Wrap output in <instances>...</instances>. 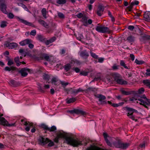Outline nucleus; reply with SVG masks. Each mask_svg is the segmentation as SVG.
Masks as SVG:
<instances>
[{
    "mask_svg": "<svg viewBox=\"0 0 150 150\" xmlns=\"http://www.w3.org/2000/svg\"><path fill=\"white\" fill-rule=\"evenodd\" d=\"M16 18L19 21L22 23L26 25L32 26H33V24L31 23H30L22 18H21L18 16H16Z\"/></svg>",
    "mask_w": 150,
    "mask_h": 150,
    "instance_id": "10",
    "label": "nucleus"
},
{
    "mask_svg": "<svg viewBox=\"0 0 150 150\" xmlns=\"http://www.w3.org/2000/svg\"><path fill=\"white\" fill-rule=\"evenodd\" d=\"M14 64V62L12 59H9L8 60L7 64L8 66H11Z\"/></svg>",
    "mask_w": 150,
    "mask_h": 150,
    "instance_id": "42",
    "label": "nucleus"
},
{
    "mask_svg": "<svg viewBox=\"0 0 150 150\" xmlns=\"http://www.w3.org/2000/svg\"><path fill=\"white\" fill-rule=\"evenodd\" d=\"M19 52L22 55H23L24 57L26 56V52L25 51V50L23 49H20L19 50Z\"/></svg>",
    "mask_w": 150,
    "mask_h": 150,
    "instance_id": "35",
    "label": "nucleus"
},
{
    "mask_svg": "<svg viewBox=\"0 0 150 150\" xmlns=\"http://www.w3.org/2000/svg\"><path fill=\"white\" fill-rule=\"evenodd\" d=\"M86 150H104L96 146H93L87 148Z\"/></svg>",
    "mask_w": 150,
    "mask_h": 150,
    "instance_id": "30",
    "label": "nucleus"
},
{
    "mask_svg": "<svg viewBox=\"0 0 150 150\" xmlns=\"http://www.w3.org/2000/svg\"><path fill=\"white\" fill-rule=\"evenodd\" d=\"M82 90L80 88H79L77 90H75L74 92L75 93H78L79 92L82 91Z\"/></svg>",
    "mask_w": 150,
    "mask_h": 150,
    "instance_id": "58",
    "label": "nucleus"
},
{
    "mask_svg": "<svg viewBox=\"0 0 150 150\" xmlns=\"http://www.w3.org/2000/svg\"><path fill=\"white\" fill-rule=\"evenodd\" d=\"M96 96L99 98L100 101H101L102 100H104L106 98L105 96L101 94H98Z\"/></svg>",
    "mask_w": 150,
    "mask_h": 150,
    "instance_id": "27",
    "label": "nucleus"
},
{
    "mask_svg": "<svg viewBox=\"0 0 150 150\" xmlns=\"http://www.w3.org/2000/svg\"><path fill=\"white\" fill-rule=\"evenodd\" d=\"M98 74L100 75L97 78L96 77L94 79V80H97L99 79H103V76L100 75V73Z\"/></svg>",
    "mask_w": 150,
    "mask_h": 150,
    "instance_id": "52",
    "label": "nucleus"
},
{
    "mask_svg": "<svg viewBox=\"0 0 150 150\" xmlns=\"http://www.w3.org/2000/svg\"><path fill=\"white\" fill-rule=\"evenodd\" d=\"M137 99H136L134 97H132L129 98V100L134 102H135V101L137 100Z\"/></svg>",
    "mask_w": 150,
    "mask_h": 150,
    "instance_id": "57",
    "label": "nucleus"
},
{
    "mask_svg": "<svg viewBox=\"0 0 150 150\" xmlns=\"http://www.w3.org/2000/svg\"><path fill=\"white\" fill-rule=\"evenodd\" d=\"M144 91V89L143 88H141L139 89L138 91V93L141 94L143 93Z\"/></svg>",
    "mask_w": 150,
    "mask_h": 150,
    "instance_id": "41",
    "label": "nucleus"
},
{
    "mask_svg": "<svg viewBox=\"0 0 150 150\" xmlns=\"http://www.w3.org/2000/svg\"><path fill=\"white\" fill-rule=\"evenodd\" d=\"M41 12L43 17L46 18H47L46 14L47 12L46 11V9L45 8H42L41 11Z\"/></svg>",
    "mask_w": 150,
    "mask_h": 150,
    "instance_id": "31",
    "label": "nucleus"
},
{
    "mask_svg": "<svg viewBox=\"0 0 150 150\" xmlns=\"http://www.w3.org/2000/svg\"><path fill=\"white\" fill-rule=\"evenodd\" d=\"M30 34L31 35L35 36L36 34V31L35 30H32L30 32Z\"/></svg>",
    "mask_w": 150,
    "mask_h": 150,
    "instance_id": "50",
    "label": "nucleus"
},
{
    "mask_svg": "<svg viewBox=\"0 0 150 150\" xmlns=\"http://www.w3.org/2000/svg\"><path fill=\"white\" fill-rule=\"evenodd\" d=\"M80 55L84 58H86L88 57L89 55L88 53L85 50L81 52L80 53Z\"/></svg>",
    "mask_w": 150,
    "mask_h": 150,
    "instance_id": "19",
    "label": "nucleus"
},
{
    "mask_svg": "<svg viewBox=\"0 0 150 150\" xmlns=\"http://www.w3.org/2000/svg\"><path fill=\"white\" fill-rule=\"evenodd\" d=\"M75 113L77 114L85 115H86V112L80 109H75Z\"/></svg>",
    "mask_w": 150,
    "mask_h": 150,
    "instance_id": "18",
    "label": "nucleus"
},
{
    "mask_svg": "<svg viewBox=\"0 0 150 150\" xmlns=\"http://www.w3.org/2000/svg\"><path fill=\"white\" fill-rule=\"evenodd\" d=\"M87 20V18L86 17L83 16L82 17L81 21L83 25L85 26H87L88 25Z\"/></svg>",
    "mask_w": 150,
    "mask_h": 150,
    "instance_id": "26",
    "label": "nucleus"
},
{
    "mask_svg": "<svg viewBox=\"0 0 150 150\" xmlns=\"http://www.w3.org/2000/svg\"><path fill=\"white\" fill-rule=\"evenodd\" d=\"M143 83L144 84L146 85L147 86L149 87L150 88V80L148 79L144 80L143 81Z\"/></svg>",
    "mask_w": 150,
    "mask_h": 150,
    "instance_id": "33",
    "label": "nucleus"
},
{
    "mask_svg": "<svg viewBox=\"0 0 150 150\" xmlns=\"http://www.w3.org/2000/svg\"><path fill=\"white\" fill-rule=\"evenodd\" d=\"M3 115V114H1L0 115V122L1 124L5 126L11 127L15 126V123H11L9 124L8 122L4 117H1Z\"/></svg>",
    "mask_w": 150,
    "mask_h": 150,
    "instance_id": "6",
    "label": "nucleus"
},
{
    "mask_svg": "<svg viewBox=\"0 0 150 150\" xmlns=\"http://www.w3.org/2000/svg\"><path fill=\"white\" fill-rule=\"evenodd\" d=\"M91 55L94 58L97 59L98 58V56L96 55L93 52H91Z\"/></svg>",
    "mask_w": 150,
    "mask_h": 150,
    "instance_id": "47",
    "label": "nucleus"
},
{
    "mask_svg": "<svg viewBox=\"0 0 150 150\" xmlns=\"http://www.w3.org/2000/svg\"><path fill=\"white\" fill-rule=\"evenodd\" d=\"M4 45L9 49H12L18 46V44L14 42L9 43L8 42H6L4 44Z\"/></svg>",
    "mask_w": 150,
    "mask_h": 150,
    "instance_id": "8",
    "label": "nucleus"
},
{
    "mask_svg": "<svg viewBox=\"0 0 150 150\" xmlns=\"http://www.w3.org/2000/svg\"><path fill=\"white\" fill-rule=\"evenodd\" d=\"M73 69L74 70V71H75L76 72V73H78V72H79L80 71L79 69L77 67H76V68H73Z\"/></svg>",
    "mask_w": 150,
    "mask_h": 150,
    "instance_id": "60",
    "label": "nucleus"
},
{
    "mask_svg": "<svg viewBox=\"0 0 150 150\" xmlns=\"http://www.w3.org/2000/svg\"><path fill=\"white\" fill-rule=\"evenodd\" d=\"M24 125L25 126H27L25 128V129L27 131H28L30 130V127H31L33 125V123L30 122H24Z\"/></svg>",
    "mask_w": 150,
    "mask_h": 150,
    "instance_id": "16",
    "label": "nucleus"
},
{
    "mask_svg": "<svg viewBox=\"0 0 150 150\" xmlns=\"http://www.w3.org/2000/svg\"><path fill=\"white\" fill-rule=\"evenodd\" d=\"M88 73V72L86 71H83L80 73V74L86 76L87 75Z\"/></svg>",
    "mask_w": 150,
    "mask_h": 150,
    "instance_id": "49",
    "label": "nucleus"
},
{
    "mask_svg": "<svg viewBox=\"0 0 150 150\" xmlns=\"http://www.w3.org/2000/svg\"><path fill=\"white\" fill-rule=\"evenodd\" d=\"M122 141L120 139H117L115 140L112 144V146H115L117 148H120L121 147V144Z\"/></svg>",
    "mask_w": 150,
    "mask_h": 150,
    "instance_id": "12",
    "label": "nucleus"
},
{
    "mask_svg": "<svg viewBox=\"0 0 150 150\" xmlns=\"http://www.w3.org/2000/svg\"><path fill=\"white\" fill-rule=\"evenodd\" d=\"M6 26V23L5 22L3 21L1 22L0 26L1 28H4Z\"/></svg>",
    "mask_w": 150,
    "mask_h": 150,
    "instance_id": "45",
    "label": "nucleus"
},
{
    "mask_svg": "<svg viewBox=\"0 0 150 150\" xmlns=\"http://www.w3.org/2000/svg\"><path fill=\"white\" fill-rule=\"evenodd\" d=\"M144 17L146 21H150V13L149 12H148L145 13Z\"/></svg>",
    "mask_w": 150,
    "mask_h": 150,
    "instance_id": "22",
    "label": "nucleus"
},
{
    "mask_svg": "<svg viewBox=\"0 0 150 150\" xmlns=\"http://www.w3.org/2000/svg\"><path fill=\"white\" fill-rule=\"evenodd\" d=\"M48 143H49L48 144V146H53L54 145L53 142L51 141H50L49 140Z\"/></svg>",
    "mask_w": 150,
    "mask_h": 150,
    "instance_id": "59",
    "label": "nucleus"
},
{
    "mask_svg": "<svg viewBox=\"0 0 150 150\" xmlns=\"http://www.w3.org/2000/svg\"><path fill=\"white\" fill-rule=\"evenodd\" d=\"M69 137L67 134L65 132H59L57 133V136L55 138L54 141L55 142L57 143L59 139L63 138L65 139V142L67 143V139H69Z\"/></svg>",
    "mask_w": 150,
    "mask_h": 150,
    "instance_id": "2",
    "label": "nucleus"
},
{
    "mask_svg": "<svg viewBox=\"0 0 150 150\" xmlns=\"http://www.w3.org/2000/svg\"><path fill=\"white\" fill-rule=\"evenodd\" d=\"M38 22L40 24L42 25L44 27L48 28L49 27L48 25L44 21H43L42 20H39L38 21Z\"/></svg>",
    "mask_w": 150,
    "mask_h": 150,
    "instance_id": "23",
    "label": "nucleus"
},
{
    "mask_svg": "<svg viewBox=\"0 0 150 150\" xmlns=\"http://www.w3.org/2000/svg\"><path fill=\"white\" fill-rule=\"evenodd\" d=\"M76 16L79 18H80L83 16V14L81 13H79L77 14Z\"/></svg>",
    "mask_w": 150,
    "mask_h": 150,
    "instance_id": "54",
    "label": "nucleus"
},
{
    "mask_svg": "<svg viewBox=\"0 0 150 150\" xmlns=\"http://www.w3.org/2000/svg\"><path fill=\"white\" fill-rule=\"evenodd\" d=\"M56 127L54 126H52L50 128H49L48 131L50 132H53L56 130Z\"/></svg>",
    "mask_w": 150,
    "mask_h": 150,
    "instance_id": "44",
    "label": "nucleus"
},
{
    "mask_svg": "<svg viewBox=\"0 0 150 150\" xmlns=\"http://www.w3.org/2000/svg\"><path fill=\"white\" fill-rule=\"evenodd\" d=\"M22 7L24 8L25 10L28 11V9L26 6L24 4H22Z\"/></svg>",
    "mask_w": 150,
    "mask_h": 150,
    "instance_id": "61",
    "label": "nucleus"
},
{
    "mask_svg": "<svg viewBox=\"0 0 150 150\" xmlns=\"http://www.w3.org/2000/svg\"><path fill=\"white\" fill-rule=\"evenodd\" d=\"M1 11L4 13H7L6 10V6L4 4H2L1 6Z\"/></svg>",
    "mask_w": 150,
    "mask_h": 150,
    "instance_id": "25",
    "label": "nucleus"
},
{
    "mask_svg": "<svg viewBox=\"0 0 150 150\" xmlns=\"http://www.w3.org/2000/svg\"><path fill=\"white\" fill-rule=\"evenodd\" d=\"M32 70L28 68H24L22 69L20 72L21 75L23 76H25L28 74V72L31 73L32 72Z\"/></svg>",
    "mask_w": 150,
    "mask_h": 150,
    "instance_id": "7",
    "label": "nucleus"
},
{
    "mask_svg": "<svg viewBox=\"0 0 150 150\" xmlns=\"http://www.w3.org/2000/svg\"><path fill=\"white\" fill-rule=\"evenodd\" d=\"M119 66H117L116 64H114L112 67V68L114 70H115L118 69Z\"/></svg>",
    "mask_w": 150,
    "mask_h": 150,
    "instance_id": "53",
    "label": "nucleus"
},
{
    "mask_svg": "<svg viewBox=\"0 0 150 150\" xmlns=\"http://www.w3.org/2000/svg\"><path fill=\"white\" fill-rule=\"evenodd\" d=\"M31 42V41L29 39H26L19 42V44L21 46H23Z\"/></svg>",
    "mask_w": 150,
    "mask_h": 150,
    "instance_id": "14",
    "label": "nucleus"
},
{
    "mask_svg": "<svg viewBox=\"0 0 150 150\" xmlns=\"http://www.w3.org/2000/svg\"><path fill=\"white\" fill-rule=\"evenodd\" d=\"M115 80L116 81L117 83L118 84H121V85H123V84H127V82L122 79H115Z\"/></svg>",
    "mask_w": 150,
    "mask_h": 150,
    "instance_id": "17",
    "label": "nucleus"
},
{
    "mask_svg": "<svg viewBox=\"0 0 150 150\" xmlns=\"http://www.w3.org/2000/svg\"><path fill=\"white\" fill-rule=\"evenodd\" d=\"M66 100L67 103H70L75 102L76 100V99L75 98H73L69 99H67Z\"/></svg>",
    "mask_w": 150,
    "mask_h": 150,
    "instance_id": "34",
    "label": "nucleus"
},
{
    "mask_svg": "<svg viewBox=\"0 0 150 150\" xmlns=\"http://www.w3.org/2000/svg\"><path fill=\"white\" fill-rule=\"evenodd\" d=\"M71 67V66L69 64H67L65 66L64 69L67 71H69Z\"/></svg>",
    "mask_w": 150,
    "mask_h": 150,
    "instance_id": "38",
    "label": "nucleus"
},
{
    "mask_svg": "<svg viewBox=\"0 0 150 150\" xmlns=\"http://www.w3.org/2000/svg\"><path fill=\"white\" fill-rule=\"evenodd\" d=\"M96 29L98 32L103 33H110L111 32V31L109 30L108 28L101 25H97L96 27Z\"/></svg>",
    "mask_w": 150,
    "mask_h": 150,
    "instance_id": "3",
    "label": "nucleus"
},
{
    "mask_svg": "<svg viewBox=\"0 0 150 150\" xmlns=\"http://www.w3.org/2000/svg\"><path fill=\"white\" fill-rule=\"evenodd\" d=\"M127 40L129 42L131 43L132 44V43L134 42L135 38L134 37L130 35L127 38Z\"/></svg>",
    "mask_w": 150,
    "mask_h": 150,
    "instance_id": "24",
    "label": "nucleus"
},
{
    "mask_svg": "<svg viewBox=\"0 0 150 150\" xmlns=\"http://www.w3.org/2000/svg\"><path fill=\"white\" fill-rule=\"evenodd\" d=\"M66 2V0H58L57 1V2L59 4H65Z\"/></svg>",
    "mask_w": 150,
    "mask_h": 150,
    "instance_id": "36",
    "label": "nucleus"
},
{
    "mask_svg": "<svg viewBox=\"0 0 150 150\" xmlns=\"http://www.w3.org/2000/svg\"><path fill=\"white\" fill-rule=\"evenodd\" d=\"M10 83L11 85H12L13 86H16L17 85V82L16 81L13 80H11L10 81Z\"/></svg>",
    "mask_w": 150,
    "mask_h": 150,
    "instance_id": "39",
    "label": "nucleus"
},
{
    "mask_svg": "<svg viewBox=\"0 0 150 150\" xmlns=\"http://www.w3.org/2000/svg\"><path fill=\"white\" fill-rule=\"evenodd\" d=\"M127 110L128 112L127 113V115L129 116L130 115H132L134 112H137V110L132 108H127Z\"/></svg>",
    "mask_w": 150,
    "mask_h": 150,
    "instance_id": "13",
    "label": "nucleus"
},
{
    "mask_svg": "<svg viewBox=\"0 0 150 150\" xmlns=\"http://www.w3.org/2000/svg\"><path fill=\"white\" fill-rule=\"evenodd\" d=\"M16 69V68L13 66H11L10 67H6L5 68V70L6 71H10L11 70H14Z\"/></svg>",
    "mask_w": 150,
    "mask_h": 150,
    "instance_id": "29",
    "label": "nucleus"
},
{
    "mask_svg": "<svg viewBox=\"0 0 150 150\" xmlns=\"http://www.w3.org/2000/svg\"><path fill=\"white\" fill-rule=\"evenodd\" d=\"M135 62L137 64H142L144 63V61H139L137 59H135Z\"/></svg>",
    "mask_w": 150,
    "mask_h": 150,
    "instance_id": "43",
    "label": "nucleus"
},
{
    "mask_svg": "<svg viewBox=\"0 0 150 150\" xmlns=\"http://www.w3.org/2000/svg\"><path fill=\"white\" fill-rule=\"evenodd\" d=\"M8 17L10 18H13L14 17L13 15L11 13H10L8 15Z\"/></svg>",
    "mask_w": 150,
    "mask_h": 150,
    "instance_id": "55",
    "label": "nucleus"
},
{
    "mask_svg": "<svg viewBox=\"0 0 150 150\" xmlns=\"http://www.w3.org/2000/svg\"><path fill=\"white\" fill-rule=\"evenodd\" d=\"M129 144L128 143H122V142L121 144V147H120V148H121L122 149H125L129 146Z\"/></svg>",
    "mask_w": 150,
    "mask_h": 150,
    "instance_id": "28",
    "label": "nucleus"
},
{
    "mask_svg": "<svg viewBox=\"0 0 150 150\" xmlns=\"http://www.w3.org/2000/svg\"><path fill=\"white\" fill-rule=\"evenodd\" d=\"M103 135L107 144L110 146H112V144L115 139L108 136L107 134L105 133H104Z\"/></svg>",
    "mask_w": 150,
    "mask_h": 150,
    "instance_id": "5",
    "label": "nucleus"
},
{
    "mask_svg": "<svg viewBox=\"0 0 150 150\" xmlns=\"http://www.w3.org/2000/svg\"><path fill=\"white\" fill-rule=\"evenodd\" d=\"M14 60L15 62L16 63V65L17 66H19L21 64V63H20L19 61V57H17L14 59Z\"/></svg>",
    "mask_w": 150,
    "mask_h": 150,
    "instance_id": "32",
    "label": "nucleus"
},
{
    "mask_svg": "<svg viewBox=\"0 0 150 150\" xmlns=\"http://www.w3.org/2000/svg\"><path fill=\"white\" fill-rule=\"evenodd\" d=\"M108 103L109 104L111 105L112 106L114 107H118V106H122L124 103L123 102L120 103L118 104L112 103L110 101H108Z\"/></svg>",
    "mask_w": 150,
    "mask_h": 150,
    "instance_id": "20",
    "label": "nucleus"
},
{
    "mask_svg": "<svg viewBox=\"0 0 150 150\" xmlns=\"http://www.w3.org/2000/svg\"><path fill=\"white\" fill-rule=\"evenodd\" d=\"M60 83L64 87L68 84V83L67 82H65L64 81H60Z\"/></svg>",
    "mask_w": 150,
    "mask_h": 150,
    "instance_id": "48",
    "label": "nucleus"
},
{
    "mask_svg": "<svg viewBox=\"0 0 150 150\" xmlns=\"http://www.w3.org/2000/svg\"><path fill=\"white\" fill-rule=\"evenodd\" d=\"M51 82L52 84L57 86L60 84V81L57 78L54 77L51 80Z\"/></svg>",
    "mask_w": 150,
    "mask_h": 150,
    "instance_id": "11",
    "label": "nucleus"
},
{
    "mask_svg": "<svg viewBox=\"0 0 150 150\" xmlns=\"http://www.w3.org/2000/svg\"><path fill=\"white\" fill-rule=\"evenodd\" d=\"M59 17L61 18H63L64 17V14L61 13H58Z\"/></svg>",
    "mask_w": 150,
    "mask_h": 150,
    "instance_id": "51",
    "label": "nucleus"
},
{
    "mask_svg": "<svg viewBox=\"0 0 150 150\" xmlns=\"http://www.w3.org/2000/svg\"><path fill=\"white\" fill-rule=\"evenodd\" d=\"M50 78V76L48 75L45 74L44 76V79L45 80L48 81Z\"/></svg>",
    "mask_w": 150,
    "mask_h": 150,
    "instance_id": "46",
    "label": "nucleus"
},
{
    "mask_svg": "<svg viewBox=\"0 0 150 150\" xmlns=\"http://www.w3.org/2000/svg\"><path fill=\"white\" fill-rule=\"evenodd\" d=\"M134 5V4L132 2L130 4L129 6H128V8H129V11H131L132 8Z\"/></svg>",
    "mask_w": 150,
    "mask_h": 150,
    "instance_id": "56",
    "label": "nucleus"
},
{
    "mask_svg": "<svg viewBox=\"0 0 150 150\" xmlns=\"http://www.w3.org/2000/svg\"><path fill=\"white\" fill-rule=\"evenodd\" d=\"M139 103L140 105H144L145 108H147L146 105H150V99H147L146 96L143 95L141 98L138 99Z\"/></svg>",
    "mask_w": 150,
    "mask_h": 150,
    "instance_id": "4",
    "label": "nucleus"
},
{
    "mask_svg": "<svg viewBox=\"0 0 150 150\" xmlns=\"http://www.w3.org/2000/svg\"><path fill=\"white\" fill-rule=\"evenodd\" d=\"M49 140L47 138H44L40 137L38 139L39 144L41 145H43L48 143Z\"/></svg>",
    "mask_w": 150,
    "mask_h": 150,
    "instance_id": "9",
    "label": "nucleus"
},
{
    "mask_svg": "<svg viewBox=\"0 0 150 150\" xmlns=\"http://www.w3.org/2000/svg\"><path fill=\"white\" fill-rule=\"evenodd\" d=\"M130 118L131 119L133 120H135L136 121H137V120H135V117L133 116L132 115H130L129 116Z\"/></svg>",
    "mask_w": 150,
    "mask_h": 150,
    "instance_id": "62",
    "label": "nucleus"
},
{
    "mask_svg": "<svg viewBox=\"0 0 150 150\" xmlns=\"http://www.w3.org/2000/svg\"><path fill=\"white\" fill-rule=\"evenodd\" d=\"M130 57L132 61H134V60L135 57L133 54H130Z\"/></svg>",
    "mask_w": 150,
    "mask_h": 150,
    "instance_id": "63",
    "label": "nucleus"
},
{
    "mask_svg": "<svg viewBox=\"0 0 150 150\" xmlns=\"http://www.w3.org/2000/svg\"><path fill=\"white\" fill-rule=\"evenodd\" d=\"M67 143L74 147H77L82 145V142L77 139H74L69 137L67 139Z\"/></svg>",
    "mask_w": 150,
    "mask_h": 150,
    "instance_id": "1",
    "label": "nucleus"
},
{
    "mask_svg": "<svg viewBox=\"0 0 150 150\" xmlns=\"http://www.w3.org/2000/svg\"><path fill=\"white\" fill-rule=\"evenodd\" d=\"M52 43L51 41L50 40H47L45 42V44L47 45H49L50 43Z\"/></svg>",
    "mask_w": 150,
    "mask_h": 150,
    "instance_id": "64",
    "label": "nucleus"
},
{
    "mask_svg": "<svg viewBox=\"0 0 150 150\" xmlns=\"http://www.w3.org/2000/svg\"><path fill=\"white\" fill-rule=\"evenodd\" d=\"M144 75L146 76H150V69H147Z\"/></svg>",
    "mask_w": 150,
    "mask_h": 150,
    "instance_id": "40",
    "label": "nucleus"
},
{
    "mask_svg": "<svg viewBox=\"0 0 150 150\" xmlns=\"http://www.w3.org/2000/svg\"><path fill=\"white\" fill-rule=\"evenodd\" d=\"M120 64L121 66H123L125 68L127 69V67L126 65V64L123 60H121L120 62Z\"/></svg>",
    "mask_w": 150,
    "mask_h": 150,
    "instance_id": "37",
    "label": "nucleus"
},
{
    "mask_svg": "<svg viewBox=\"0 0 150 150\" xmlns=\"http://www.w3.org/2000/svg\"><path fill=\"white\" fill-rule=\"evenodd\" d=\"M52 56L51 55H48V54H44L42 55V59H44L47 61H49L50 60V59L52 57Z\"/></svg>",
    "mask_w": 150,
    "mask_h": 150,
    "instance_id": "21",
    "label": "nucleus"
},
{
    "mask_svg": "<svg viewBox=\"0 0 150 150\" xmlns=\"http://www.w3.org/2000/svg\"><path fill=\"white\" fill-rule=\"evenodd\" d=\"M104 9L103 6H99L97 11V14L100 16H101L104 10Z\"/></svg>",
    "mask_w": 150,
    "mask_h": 150,
    "instance_id": "15",
    "label": "nucleus"
}]
</instances>
